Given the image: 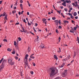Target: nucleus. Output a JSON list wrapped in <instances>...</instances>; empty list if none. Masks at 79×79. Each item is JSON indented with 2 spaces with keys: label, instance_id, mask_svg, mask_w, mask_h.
I'll return each instance as SVG.
<instances>
[{
  "label": "nucleus",
  "instance_id": "1",
  "mask_svg": "<svg viewBox=\"0 0 79 79\" xmlns=\"http://www.w3.org/2000/svg\"><path fill=\"white\" fill-rule=\"evenodd\" d=\"M50 73L49 74L50 77H53L55 74H57V72L56 73L55 72V70L53 68L51 69V70H50Z\"/></svg>",
  "mask_w": 79,
  "mask_h": 79
},
{
  "label": "nucleus",
  "instance_id": "2",
  "mask_svg": "<svg viewBox=\"0 0 79 79\" xmlns=\"http://www.w3.org/2000/svg\"><path fill=\"white\" fill-rule=\"evenodd\" d=\"M3 62H4V60L3 61V62L0 67V70H2V69H3V68H4L5 65V63Z\"/></svg>",
  "mask_w": 79,
  "mask_h": 79
},
{
  "label": "nucleus",
  "instance_id": "3",
  "mask_svg": "<svg viewBox=\"0 0 79 79\" xmlns=\"http://www.w3.org/2000/svg\"><path fill=\"white\" fill-rule=\"evenodd\" d=\"M13 61V60L11 58H9L8 60V62L9 64H11V63Z\"/></svg>",
  "mask_w": 79,
  "mask_h": 79
},
{
  "label": "nucleus",
  "instance_id": "4",
  "mask_svg": "<svg viewBox=\"0 0 79 79\" xmlns=\"http://www.w3.org/2000/svg\"><path fill=\"white\" fill-rule=\"evenodd\" d=\"M65 64L64 63V62H63L62 65H59L60 68H63V67H64V66Z\"/></svg>",
  "mask_w": 79,
  "mask_h": 79
},
{
  "label": "nucleus",
  "instance_id": "5",
  "mask_svg": "<svg viewBox=\"0 0 79 79\" xmlns=\"http://www.w3.org/2000/svg\"><path fill=\"white\" fill-rule=\"evenodd\" d=\"M54 22L56 24V25H58V20H55L54 21Z\"/></svg>",
  "mask_w": 79,
  "mask_h": 79
},
{
  "label": "nucleus",
  "instance_id": "6",
  "mask_svg": "<svg viewBox=\"0 0 79 79\" xmlns=\"http://www.w3.org/2000/svg\"><path fill=\"white\" fill-rule=\"evenodd\" d=\"M76 54H77V52L75 51L74 52L73 56V58H74L75 56H76Z\"/></svg>",
  "mask_w": 79,
  "mask_h": 79
},
{
  "label": "nucleus",
  "instance_id": "7",
  "mask_svg": "<svg viewBox=\"0 0 79 79\" xmlns=\"http://www.w3.org/2000/svg\"><path fill=\"white\" fill-rule=\"evenodd\" d=\"M34 55V54H33L30 56L31 58H32V59H34L35 58V57L33 56Z\"/></svg>",
  "mask_w": 79,
  "mask_h": 79
},
{
  "label": "nucleus",
  "instance_id": "8",
  "mask_svg": "<svg viewBox=\"0 0 79 79\" xmlns=\"http://www.w3.org/2000/svg\"><path fill=\"white\" fill-rule=\"evenodd\" d=\"M2 16H8V15L5 12H4Z\"/></svg>",
  "mask_w": 79,
  "mask_h": 79
},
{
  "label": "nucleus",
  "instance_id": "9",
  "mask_svg": "<svg viewBox=\"0 0 79 79\" xmlns=\"http://www.w3.org/2000/svg\"><path fill=\"white\" fill-rule=\"evenodd\" d=\"M54 58H55V59L56 60H58V57H57V56H56V55H54Z\"/></svg>",
  "mask_w": 79,
  "mask_h": 79
},
{
  "label": "nucleus",
  "instance_id": "10",
  "mask_svg": "<svg viewBox=\"0 0 79 79\" xmlns=\"http://www.w3.org/2000/svg\"><path fill=\"white\" fill-rule=\"evenodd\" d=\"M41 47L42 48H45V47H44V44H41Z\"/></svg>",
  "mask_w": 79,
  "mask_h": 79
},
{
  "label": "nucleus",
  "instance_id": "11",
  "mask_svg": "<svg viewBox=\"0 0 79 79\" xmlns=\"http://www.w3.org/2000/svg\"><path fill=\"white\" fill-rule=\"evenodd\" d=\"M20 6L22 10H23V4H20Z\"/></svg>",
  "mask_w": 79,
  "mask_h": 79
},
{
  "label": "nucleus",
  "instance_id": "12",
  "mask_svg": "<svg viewBox=\"0 0 79 79\" xmlns=\"http://www.w3.org/2000/svg\"><path fill=\"white\" fill-rule=\"evenodd\" d=\"M63 22L64 23H69V21L67 20H64L63 21Z\"/></svg>",
  "mask_w": 79,
  "mask_h": 79
},
{
  "label": "nucleus",
  "instance_id": "13",
  "mask_svg": "<svg viewBox=\"0 0 79 79\" xmlns=\"http://www.w3.org/2000/svg\"><path fill=\"white\" fill-rule=\"evenodd\" d=\"M10 64V65H13L14 64V62H13V61L11 62L10 64Z\"/></svg>",
  "mask_w": 79,
  "mask_h": 79
},
{
  "label": "nucleus",
  "instance_id": "14",
  "mask_svg": "<svg viewBox=\"0 0 79 79\" xmlns=\"http://www.w3.org/2000/svg\"><path fill=\"white\" fill-rule=\"evenodd\" d=\"M76 15H77V13L76 12H74L73 13V16H76Z\"/></svg>",
  "mask_w": 79,
  "mask_h": 79
},
{
  "label": "nucleus",
  "instance_id": "15",
  "mask_svg": "<svg viewBox=\"0 0 79 79\" xmlns=\"http://www.w3.org/2000/svg\"><path fill=\"white\" fill-rule=\"evenodd\" d=\"M67 59V58H65V59H63V61H64H64H67V59Z\"/></svg>",
  "mask_w": 79,
  "mask_h": 79
},
{
  "label": "nucleus",
  "instance_id": "16",
  "mask_svg": "<svg viewBox=\"0 0 79 79\" xmlns=\"http://www.w3.org/2000/svg\"><path fill=\"white\" fill-rule=\"evenodd\" d=\"M31 48L29 47H28V51L29 52H30V50H31Z\"/></svg>",
  "mask_w": 79,
  "mask_h": 79
},
{
  "label": "nucleus",
  "instance_id": "17",
  "mask_svg": "<svg viewBox=\"0 0 79 79\" xmlns=\"http://www.w3.org/2000/svg\"><path fill=\"white\" fill-rule=\"evenodd\" d=\"M72 5L74 6H75V7H76L77 6L74 3H72Z\"/></svg>",
  "mask_w": 79,
  "mask_h": 79
},
{
  "label": "nucleus",
  "instance_id": "18",
  "mask_svg": "<svg viewBox=\"0 0 79 79\" xmlns=\"http://www.w3.org/2000/svg\"><path fill=\"white\" fill-rule=\"evenodd\" d=\"M22 30H23V32H25V33H26V31H25V30H24V28H23V27H22Z\"/></svg>",
  "mask_w": 79,
  "mask_h": 79
},
{
  "label": "nucleus",
  "instance_id": "19",
  "mask_svg": "<svg viewBox=\"0 0 79 79\" xmlns=\"http://www.w3.org/2000/svg\"><path fill=\"white\" fill-rule=\"evenodd\" d=\"M59 24L60 25H61V20H59Z\"/></svg>",
  "mask_w": 79,
  "mask_h": 79
},
{
  "label": "nucleus",
  "instance_id": "20",
  "mask_svg": "<svg viewBox=\"0 0 79 79\" xmlns=\"http://www.w3.org/2000/svg\"><path fill=\"white\" fill-rule=\"evenodd\" d=\"M70 32H72V33H74V30H73V29H72L70 31Z\"/></svg>",
  "mask_w": 79,
  "mask_h": 79
},
{
  "label": "nucleus",
  "instance_id": "21",
  "mask_svg": "<svg viewBox=\"0 0 79 79\" xmlns=\"http://www.w3.org/2000/svg\"><path fill=\"white\" fill-rule=\"evenodd\" d=\"M70 55H69L68 56H67V59H68V60H69L70 59Z\"/></svg>",
  "mask_w": 79,
  "mask_h": 79
},
{
  "label": "nucleus",
  "instance_id": "22",
  "mask_svg": "<svg viewBox=\"0 0 79 79\" xmlns=\"http://www.w3.org/2000/svg\"><path fill=\"white\" fill-rule=\"evenodd\" d=\"M7 51H8V52H11V49H10V48H8L7 49Z\"/></svg>",
  "mask_w": 79,
  "mask_h": 79
},
{
  "label": "nucleus",
  "instance_id": "23",
  "mask_svg": "<svg viewBox=\"0 0 79 79\" xmlns=\"http://www.w3.org/2000/svg\"><path fill=\"white\" fill-rule=\"evenodd\" d=\"M4 59L3 58H2L1 60H0V64L1 63H2V61H3V60Z\"/></svg>",
  "mask_w": 79,
  "mask_h": 79
},
{
  "label": "nucleus",
  "instance_id": "24",
  "mask_svg": "<svg viewBox=\"0 0 79 79\" xmlns=\"http://www.w3.org/2000/svg\"><path fill=\"white\" fill-rule=\"evenodd\" d=\"M63 75H64V76H66V74H67V73H65L64 72L63 73Z\"/></svg>",
  "mask_w": 79,
  "mask_h": 79
},
{
  "label": "nucleus",
  "instance_id": "25",
  "mask_svg": "<svg viewBox=\"0 0 79 79\" xmlns=\"http://www.w3.org/2000/svg\"><path fill=\"white\" fill-rule=\"evenodd\" d=\"M38 41H39V40H37V39H35L34 40L35 42H38Z\"/></svg>",
  "mask_w": 79,
  "mask_h": 79
},
{
  "label": "nucleus",
  "instance_id": "26",
  "mask_svg": "<svg viewBox=\"0 0 79 79\" xmlns=\"http://www.w3.org/2000/svg\"><path fill=\"white\" fill-rule=\"evenodd\" d=\"M7 16H6L5 17V19H6V20H8V19L7 18Z\"/></svg>",
  "mask_w": 79,
  "mask_h": 79
},
{
  "label": "nucleus",
  "instance_id": "27",
  "mask_svg": "<svg viewBox=\"0 0 79 79\" xmlns=\"http://www.w3.org/2000/svg\"><path fill=\"white\" fill-rule=\"evenodd\" d=\"M3 41L4 42H8V41L7 40H6V39H4L3 40Z\"/></svg>",
  "mask_w": 79,
  "mask_h": 79
},
{
  "label": "nucleus",
  "instance_id": "28",
  "mask_svg": "<svg viewBox=\"0 0 79 79\" xmlns=\"http://www.w3.org/2000/svg\"><path fill=\"white\" fill-rule=\"evenodd\" d=\"M61 40V38H60V37H59L58 39V42H60V40Z\"/></svg>",
  "mask_w": 79,
  "mask_h": 79
},
{
  "label": "nucleus",
  "instance_id": "29",
  "mask_svg": "<svg viewBox=\"0 0 79 79\" xmlns=\"http://www.w3.org/2000/svg\"><path fill=\"white\" fill-rule=\"evenodd\" d=\"M61 15L62 16H63V18H65V16H64V15H63V14L62 13H61Z\"/></svg>",
  "mask_w": 79,
  "mask_h": 79
},
{
  "label": "nucleus",
  "instance_id": "30",
  "mask_svg": "<svg viewBox=\"0 0 79 79\" xmlns=\"http://www.w3.org/2000/svg\"><path fill=\"white\" fill-rule=\"evenodd\" d=\"M15 13H16V11L15 10H13L12 11V13L13 14H14Z\"/></svg>",
  "mask_w": 79,
  "mask_h": 79
},
{
  "label": "nucleus",
  "instance_id": "31",
  "mask_svg": "<svg viewBox=\"0 0 79 79\" xmlns=\"http://www.w3.org/2000/svg\"><path fill=\"white\" fill-rule=\"evenodd\" d=\"M56 19V18H55V17L52 18V19H53V20H55Z\"/></svg>",
  "mask_w": 79,
  "mask_h": 79
},
{
  "label": "nucleus",
  "instance_id": "32",
  "mask_svg": "<svg viewBox=\"0 0 79 79\" xmlns=\"http://www.w3.org/2000/svg\"><path fill=\"white\" fill-rule=\"evenodd\" d=\"M73 29L75 31H76V29H77V27H74Z\"/></svg>",
  "mask_w": 79,
  "mask_h": 79
},
{
  "label": "nucleus",
  "instance_id": "33",
  "mask_svg": "<svg viewBox=\"0 0 79 79\" xmlns=\"http://www.w3.org/2000/svg\"><path fill=\"white\" fill-rule=\"evenodd\" d=\"M65 2H66V3H69V1L68 0H65Z\"/></svg>",
  "mask_w": 79,
  "mask_h": 79
},
{
  "label": "nucleus",
  "instance_id": "34",
  "mask_svg": "<svg viewBox=\"0 0 79 79\" xmlns=\"http://www.w3.org/2000/svg\"><path fill=\"white\" fill-rule=\"evenodd\" d=\"M30 73H31V74H34V72H33V71H31V72H30Z\"/></svg>",
  "mask_w": 79,
  "mask_h": 79
},
{
  "label": "nucleus",
  "instance_id": "35",
  "mask_svg": "<svg viewBox=\"0 0 79 79\" xmlns=\"http://www.w3.org/2000/svg\"><path fill=\"white\" fill-rule=\"evenodd\" d=\"M62 5H63V6H66V5L65 4H63V3H62Z\"/></svg>",
  "mask_w": 79,
  "mask_h": 79
},
{
  "label": "nucleus",
  "instance_id": "36",
  "mask_svg": "<svg viewBox=\"0 0 79 79\" xmlns=\"http://www.w3.org/2000/svg\"><path fill=\"white\" fill-rule=\"evenodd\" d=\"M57 12H58L59 13L60 15L61 13V11H59V10H57Z\"/></svg>",
  "mask_w": 79,
  "mask_h": 79
},
{
  "label": "nucleus",
  "instance_id": "37",
  "mask_svg": "<svg viewBox=\"0 0 79 79\" xmlns=\"http://www.w3.org/2000/svg\"><path fill=\"white\" fill-rule=\"evenodd\" d=\"M29 16L30 18H32V16H33V15H30Z\"/></svg>",
  "mask_w": 79,
  "mask_h": 79
},
{
  "label": "nucleus",
  "instance_id": "38",
  "mask_svg": "<svg viewBox=\"0 0 79 79\" xmlns=\"http://www.w3.org/2000/svg\"><path fill=\"white\" fill-rule=\"evenodd\" d=\"M68 15H69V16H72L73 15H72V14H71V13H68Z\"/></svg>",
  "mask_w": 79,
  "mask_h": 79
},
{
  "label": "nucleus",
  "instance_id": "39",
  "mask_svg": "<svg viewBox=\"0 0 79 79\" xmlns=\"http://www.w3.org/2000/svg\"><path fill=\"white\" fill-rule=\"evenodd\" d=\"M70 18H72V19H73V18H74V17L72 15H71L70 16Z\"/></svg>",
  "mask_w": 79,
  "mask_h": 79
},
{
  "label": "nucleus",
  "instance_id": "40",
  "mask_svg": "<svg viewBox=\"0 0 79 79\" xmlns=\"http://www.w3.org/2000/svg\"><path fill=\"white\" fill-rule=\"evenodd\" d=\"M56 32L57 33H58V30H57V29H56Z\"/></svg>",
  "mask_w": 79,
  "mask_h": 79
},
{
  "label": "nucleus",
  "instance_id": "41",
  "mask_svg": "<svg viewBox=\"0 0 79 79\" xmlns=\"http://www.w3.org/2000/svg\"><path fill=\"white\" fill-rule=\"evenodd\" d=\"M64 73H67V70H65L64 71Z\"/></svg>",
  "mask_w": 79,
  "mask_h": 79
},
{
  "label": "nucleus",
  "instance_id": "42",
  "mask_svg": "<svg viewBox=\"0 0 79 79\" xmlns=\"http://www.w3.org/2000/svg\"><path fill=\"white\" fill-rule=\"evenodd\" d=\"M64 10L65 11H68V9L66 8H65L64 9Z\"/></svg>",
  "mask_w": 79,
  "mask_h": 79
},
{
  "label": "nucleus",
  "instance_id": "43",
  "mask_svg": "<svg viewBox=\"0 0 79 79\" xmlns=\"http://www.w3.org/2000/svg\"><path fill=\"white\" fill-rule=\"evenodd\" d=\"M20 2L21 3H23V0H21L20 1Z\"/></svg>",
  "mask_w": 79,
  "mask_h": 79
},
{
  "label": "nucleus",
  "instance_id": "44",
  "mask_svg": "<svg viewBox=\"0 0 79 79\" xmlns=\"http://www.w3.org/2000/svg\"><path fill=\"white\" fill-rule=\"evenodd\" d=\"M16 45V42L15 41H14V45Z\"/></svg>",
  "mask_w": 79,
  "mask_h": 79
},
{
  "label": "nucleus",
  "instance_id": "45",
  "mask_svg": "<svg viewBox=\"0 0 79 79\" xmlns=\"http://www.w3.org/2000/svg\"><path fill=\"white\" fill-rule=\"evenodd\" d=\"M33 65L34 66H35V64L34 63H32Z\"/></svg>",
  "mask_w": 79,
  "mask_h": 79
},
{
  "label": "nucleus",
  "instance_id": "46",
  "mask_svg": "<svg viewBox=\"0 0 79 79\" xmlns=\"http://www.w3.org/2000/svg\"><path fill=\"white\" fill-rule=\"evenodd\" d=\"M28 24L29 25V26H31V24L29 23V22H28Z\"/></svg>",
  "mask_w": 79,
  "mask_h": 79
},
{
  "label": "nucleus",
  "instance_id": "47",
  "mask_svg": "<svg viewBox=\"0 0 79 79\" xmlns=\"http://www.w3.org/2000/svg\"><path fill=\"white\" fill-rule=\"evenodd\" d=\"M55 79H61V78L60 77H57Z\"/></svg>",
  "mask_w": 79,
  "mask_h": 79
},
{
  "label": "nucleus",
  "instance_id": "48",
  "mask_svg": "<svg viewBox=\"0 0 79 79\" xmlns=\"http://www.w3.org/2000/svg\"><path fill=\"white\" fill-rule=\"evenodd\" d=\"M43 22H45V21H46V19H43Z\"/></svg>",
  "mask_w": 79,
  "mask_h": 79
},
{
  "label": "nucleus",
  "instance_id": "49",
  "mask_svg": "<svg viewBox=\"0 0 79 79\" xmlns=\"http://www.w3.org/2000/svg\"><path fill=\"white\" fill-rule=\"evenodd\" d=\"M18 39L19 40V41H21V38H19Z\"/></svg>",
  "mask_w": 79,
  "mask_h": 79
},
{
  "label": "nucleus",
  "instance_id": "50",
  "mask_svg": "<svg viewBox=\"0 0 79 79\" xmlns=\"http://www.w3.org/2000/svg\"><path fill=\"white\" fill-rule=\"evenodd\" d=\"M59 51L60 52V53L61 52V48H59Z\"/></svg>",
  "mask_w": 79,
  "mask_h": 79
},
{
  "label": "nucleus",
  "instance_id": "51",
  "mask_svg": "<svg viewBox=\"0 0 79 79\" xmlns=\"http://www.w3.org/2000/svg\"><path fill=\"white\" fill-rule=\"evenodd\" d=\"M23 22L25 23H26V20L25 19H23Z\"/></svg>",
  "mask_w": 79,
  "mask_h": 79
},
{
  "label": "nucleus",
  "instance_id": "52",
  "mask_svg": "<svg viewBox=\"0 0 79 79\" xmlns=\"http://www.w3.org/2000/svg\"><path fill=\"white\" fill-rule=\"evenodd\" d=\"M75 19H77L78 18V17L76 16L75 17Z\"/></svg>",
  "mask_w": 79,
  "mask_h": 79
},
{
  "label": "nucleus",
  "instance_id": "53",
  "mask_svg": "<svg viewBox=\"0 0 79 79\" xmlns=\"http://www.w3.org/2000/svg\"><path fill=\"white\" fill-rule=\"evenodd\" d=\"M76 27H77H77H79V26H78V25H76Z\"/></svg>",
  "mask_w": 79,
  "mask_h": 79
},
{
  "label": "nucleus",
  "instance_id": "54",
  "mask_svg": "<svg viewBox=\"0 0 79 79\" xmlns=\"http://www.w3.org/2000/svg\"><path fill=\"white\" fill-rule=\"evenodd\" d=\"M15 58L16 60H18V57H15Z\"/></svg>",
  "mask_w": 79,
  "mask_h": 79
},
{
  "label": "nucleus",
  "instance_id": "55",
  "mask_svg": "<svg viewBox=\"0 0 79 79\" xmlns=\"http://www.w3.org/2000/svg\"><path fill=\"white\" fill-rule=\"evenodd\" d=\"M13 6V4H11V8H12Z\"/></svg>",
  "mask_w": 79,
  "mask_h": 79
},
{
  "label": "nucleus",
  "instance_id": "56",
  "mask_svg": "<svg viewBox=\"0 0 79 79\" xmlns=\"http://www.w3.org/2000/svg\"><path fill=\"white\" fill-rule=\"evenodd\" d=\"M29 56L28 54H26L25 56V57H28Z\"/></svg>",
  "mask_w": 79,
  "mask_h": 79
},
{
  "label": "nucleus",
  "instance_id": "57",
  "mask_svg": "<svg viewBox=\"0 0 79 79\" xmlns=\"http://www.w3.org/2000/svg\"><path fill=\"white\" fill-rule=\"evenodd\" d=\"M27 15H29V12H27Z\"/></svg>",
  "mask_w": 79,
  "mask_h": 79
},
{
  "label": "nucleus",
  "instance_id": "58",
  "mask_svg": "<svg viewBox=\"0 0 79 79\" xmlns=\"http://www.w3.org/2000/svg\"><path fill=\"white\" fill-rule=\"evenodd\" d=\"M75 3L76 4V5L77 6V2H75Z\"/></svg>",
  "mask_w": 79,
  "mask_h": 79
},
{
  "label": "nucleus",
  "instance_id": "59",
  "mask_svg": "<svg viewBox=\"0 0 79 79\" xmlns=\"http://www.w3.org/2000/svg\"><path fill=\"white\" fill-rule=\"evenodd\" d=\"M17 2H16L15 4V6H16L17 5Z\"/></svg>",
  "mask_w": 79,
  "mask_h": 79
},
{
  "label": "nucleus",
  "instance_id": "60",
  "mask_svg": "<svg viewBox=\"0 0 79 79\" xmlns=\"http://www.w3.org/2000/svg\"><path fill=\"white\" fill-rule=\"evenodd\" d=\"M60 8H61V9H63V6H60Z\"/></svg>",
  "mask_w": 79,
  "mask_h": 79
},
{
  "label": "nucleus",
  "instance_id": "61",
  "mask_svg": "<svg viewBox=\"0 0 79 79\" xmlns=\"http://www.w3.org/2000/svg\"><path fill=\"white\" fill-rule=\"evenodd\" d=\"M38 26V24H37V23H35V26Z\"/></svg>",
  "mask_w": 79,
  "mask_h": 79
},
{
  "label": "nucleus",
  "instance_id": "62",
  "mask_svg": "<svg viewBox=\"0 0 79 79\" xmlns=\"http://www.w3.org/2000/svg\"><path fill=\"white\" fill-rule=\"evenodd\" d=\"M12 54H15V52L14 51V52H12Z\"/></svg>",
  "mask_w": 79,
  "mask_h": 79
},
{
  "label": "nucleus",
  "instance_id": "63",
  "mask_svg": "<svg viewBox=\"0 0 79 79\" xmlns=\"http://www.w3.org/2000/svg\"><path fill=\"white\" fill-rule=\"evenodd\" d=\"M79 76V74H77V75H76V77H78Z\"/></svg>",
  "mask_w": 79,
  "mask_h": 79
},
{
  "label": "nucleus",
  "instance_id": "64",
  "mask_svg": "<svg viewBox=\"0 0 79 79\" xmlns=\"http://www.w3.org/2000/svg\"><path fill=\"white\" fill-rule=\"evenodd\" d=\"M59 29H61V27L60 26H59Z\"/></svg>",
  "mask_w": 79,
  "mask_h": 79
}]
</instances>
